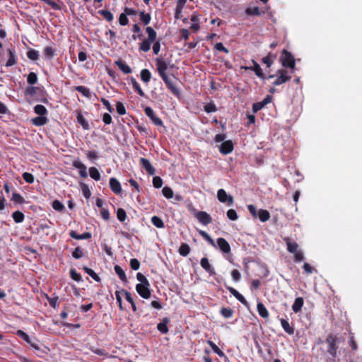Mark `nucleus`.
I'll list each match as a JSON object with an SVG mask.
<instances>
[{
    "label": "nucleus",
    "mask_w": 362,
    "mask_h": 362,
    "mask_svg": "<svg viewBox=\"0 0 362 362\" xmlns=\"http://www.w3.org/2000/svg\"><path fill=\"white\" fill-rule=\"evenodd\" d=\"M146 33L148 35V37L144 40L139 45L140 50L143 52H148L151 49V45L153 42V52L155 54H158L160 49V40H156V32L154 29L150 26L146 28Z\"/></svg>",
    "instance_id": "f257e3e1"
},
{
    "label": "nucleus",
    "mask_w": 362,
    "mask_h": 362,
    "mask_svg": "<svg viewBox=\"0 0 362 362\" xmlns=\"http://www.w3.org/2000/svg\"><path fill=\"white\" fill-rule=\"evenodd\" d=\"M325 343L327 344V353L333 358H335L337 356L338 344L339 343V338L333 334H329L325 339Z\"/></svg>",
    "instance_id": "f03ea898"
},
{
    "label": "nucleus",
    "mask_w": 362,
    "mask_h": 362,
    "mask_svg": "<svg viewBox=\"0 0 362 362\" xmlns=\"http://www.w3.org/2000/svg\"><path fill=\"white\" fill-rule=\"evenodd\" d=\"M279 59L284 67L291 68L292 69L295 68L296 63L294 57L292 54L286 49H284L283 50Z\"/></svg>",
    "instance_id": "7ed1b4c3"
},
{
    "label": "nucleus",
    "mask_w": 362,
    "mask_h": 362,
    "mask_svg": "<svg viewBox=\"0 0 362 362\" xmlns=\"http://www.w3.org/2000/svg\"><path fill=\"white\" fill-rule=\"evenodd\" d=\"M291 76L288 74V71L284 69H279L276 71V78L273 82L274 86H278L289 81Z\"/></svg>",
    "instance_id": "20e7f679"
},
{
    "label": "nucleus",
    "mask_w": 362,
    "mask_h": 362,
    "mask_svg": "<svg viewBox=\"0 0 362 362\" xmlns=\"http://www.w3.org/2000/svg\"><path fill=\"white\" fill-rule=\"evenodd\" d=\"M155 63L157 71L160 78L163 79L168 77V76L166 74V71L168 66L165 61L162 58H156L155 59Z\"/></svg>",
    "instance_id": "39448f33"
},
{
    "label": "nucleus",
    "mask_w": 362,
    "mask_h": 362,
    "mask_svg": "<svg viewBox=\"0 0 362 362\" xmlns=\"http://www.w3.org/2000/svg\"><path fill=\"white\" fill-rule=\"evenodd\" d=\"M217 198L221 203H227L228 206H232L234 203L233 197L228 195L223 189H220L217 192Z\"/></svg>",
    "instance_id": "423d86ee"
},
{
    "label": "nucleus",
    "mask_w": 362,
    "mask_h": 362,
    "mask_svg": "<svg viewBox=\"0 0 362 362\" xmlns=\"http://www.w3.org/2000/svg\"><path fill=\"white\" fill-rule=\"evenodd\" d=\"M150 283L146 284H136V291L139 295L144 299H148L151 297V290L149 288Z\"/></svg>",
    "instance_id": "0eeeda50"
},
{
    "label": "nucleus",
    "mask_w": 362,
    "mask_h": 362,
    "mask_svg": "<svg viewBox=\"0 0 362 362\" xmlns=\"http://www.w3.org/2000/svg\"><path fill=\"white\" fill-rule=\"evenodd\" d=\"M145 114L151 119L152 122L156 125L162 127L163 126V122L158 117H157L153 111V110L151 107H146L144 109Z\"/></svg>",
    "instance_id": "6e6552de"
},
{
    "label": "nucleus",
    "mask_w": 362,
    "mask_h": 362,
    "mask_svg": "<svg viewBox=\"0 0 362 362\" xmlns=\"http://www.w3.org/2000/svg\"><path fill=\"white\" fill-rule=\"evenodd\" d=\"M194 216L204 226H206L212 222V218L205 211H197L194 214Z\"/></svg>",
    "instance_id": "1a4fd4ad"
},
{
    "label": "nucleus",
    "mask_w": 362,
    "mask_h": 362,
    "mask_svg": "<svg viewBox=\"0 0 362 362\" xmlns=\"http://www.w3.org/2000/svg\"><path fill=\"white\" fill-rule=\"evenodd\" d=\"M168 89L176 97H179L180 95V90L176 87V85L173 83V81L168 76L165 78L162 79Z\"/></svg>",
    "instance_id": "9d476101"
},
{
    "label": "nucleus",
    "mask_w": 362,
    "mask_h": 362,
    "mask_svg": "<svg viewBox=\"0 0 362 362\" xmlns=\"http://www.w3.org/2000/svg\"><path fill=\"white\" fill-rule=\"evenodd\" d=\"M272 100V97L269 95H267L262 101L255 103L252 105V111L253 112L256 113L260 110H262L263 107H264L265 105L270 103Z\"/></svg>",
    "instance_id": "9b49d317"
},
{
    "label": "nucleus",
    "mask_w": 362,
    "mask_h": 362,
    "mask_svg": "<svg viewBox=\"0 0 362 362\" xmlns=\"http://www.w3.org/2000/svg\"><path fill=\"white\" fill-rule=\"evenodd\" d=\"M16 335L18 337H19L20 338H21L22 339H23L24 341H25L27 343H28L35 349L40 350V348L39 345L37 343L33 342L30 339V337L23 330H21V329L18 330L16 332Z\"/></svg>",
    "instance_id": "f8f14e48"
},
{
    "label": "nucleus",
    "mask_w": 362,
    "mask_h": 362,
    "mask_svg": "<svg viewBox=\"0 0 362 362\" xmlns=\"http://www.w3.org/2000/svg\"><path fill=\"white\" fill-rule=\"evenodd\" d=\"M234 148L232 141L228 140L223 141L219 146V151L222 154L227 155L233 151Z\"/></svg>",
    "instance_id": "ddd939ff"
},
{
    "label": "nucleus",
    "mask_w": 362,
    "mask_h": 362,
    "mask_svg": "<svg viewBox=\"0 0 362 362\" xmlns=\"http://www.w3.org/2000/svg\"><path fill=\"white\" fill-rule=\"evenodd\" d=\"M216 243H217V245H218V248L223 253L228 254V253L230 252V250H231L230 246L225 238H218L217 239Z\"/></svg>",
    "instance_id": "4468645a"
},
{
    "label": "nucleus",
    "mask_w": 362,
    "mask_h": 362,
    "mask_svg": "<svg viewBox=\"0 0 362 362\" xmlns=\"http://www.w3.org/2000/svg\"><path fill=\"white\" fill-rule=\"evenodd\" d=\"M202 267L211 276L216 274L214 268L211 265L206 257H202L200 260Z\"/></svg>",
    "instance_id": "2eb2a0df"
},
{
    "label": "nucleus",
    "mask_w": 362,
    "mask_h": 362,
    "mask_svg": "<svg viewBox=\"0 0 362 362\" xmlns=\"http://www.w3.org/2000/svg\"><path fill=\"white\" fill-rule=\"evenodd\" d=\"M140 164L146 170L148 174L150 175H153L155 174L156 170L148 159L141 158Z\"/></svg>",
    "instance_id": "dca6fc26"
},
{
    "label": "nucleus",
    "mask_w": 362,
    "mask_h": 362,
    "mask_svg": "<svg viewBox=\"0 0 362 362\" xmlns=\"http://www.w3.org/2000/svg\"><path fill=\"white\" fill-rule=\"evenodd\" d=\"M226 288L228 290V291L238 300H239L243 305L247 306L248 305L247 301L244 298V296L240 294L236 289L231 286H227Z\"/></svg>",
    "instance_id": "f3484780"
},
{
    "label": "nucleus",
    "mask_w": 362,
    "mask_h": 362,
    "mask_svg": "<svg viewBox=\"0 0 362 362\" xmlns=\"http://www.w3.org/2000/svg\"><path fill=\"white\" fill-rule=\"evenodd\" d=\"M253 66L251 67H245V69H250L253 71L255 74L260 78L262 80L266 79V76L263 73L262 69H261L260 66L255 61L252 60Z\"/></svg>",
    "instance_id": "a211bd4d"
},
{
    "label": "nucleus",
    "mask_w": 362,
    "mask_h": 362,
    "mask_svg": "<svg viewBox=\"0 0 362 362\" xmlns=\"http://www.w3.org/2000/svg\"><path fill=\"white\" fill-rule=\"evenodd\" d=\"M110 187L111 190L116 194H119L122 192V187L119 182L115 177L110 179Z\"/></svg>",
    "instance_id": "6ab92c4d"
},
{
    "label": "nucleus",
    "mask_w": 362,
    "mask_h": 362,
    "mask_svg": "<svg viewBox=\"0 0 362 362\" xmlns=\"http://www.w3.org/2000/svg\"><path fill=\"white\" fill-rule=\"evenodd\" d=\"M73 166L76 168L79 169V175L83 178H87V168L86 166L80 161L75 160L73 162Z\"/></svg>",
    "instance_id": "aec40b11"
},
{
    "label": "nucleus",
    "mask_w": 362,
    "mask_h": 362,
    "mask_svg": "<svg viewBox=\"0 0 362 362\" xmlns=\"http://www.w3.org/2000/svg\"><path fill=\"white\" fill-rule=\"evenodd\" d=\"M7 52L8 54V59L6 63V66H12L17 64V58L16 55V51L13 49H8Z\"/></svg>",
    "instance_id": "412c9836"
},
{
    "label": "nucleus",
    "mask_w": 362,
    "mask_h": 362,
    "mask_svg": "<svg viewBox=\"0 0 362 362\" xmlns=\"http://www.w3.org/2000/svg\"><path fill=\"white\" fill-rule=\"evenodd\" d=\"M280 322L283 329L286 333H287L289 335H292L294 334L295 329L293 326L290 325L288 320L284 318H281Z\"/></svg>",
    "instance_id": "4be33fe9"
},
{
    "label": "nucleus",
    "mask_w": 362,
    "mask_h": 362,
    "mask_svg": "<svg viewBox=\"0 0 362 362\" xmlns=\"http://www.w3.org/2000/svg\"><path fill=\"white\" fill-rule=\"evenodd\" d=\"M304 305V299L302 297H298L295 299L293 304L292 305V310L295 313H298L301 311L302 308Z\"/></svg>",
    "instance_id": "5701e85b"
},
{
    "label": "nucleus",
    "mask_w": 362,
    "mask_h": 362,
    "mask_svg": "<svg viewBox=\"0 0 362 362\" xmlns=\"http://www.w3.org/2000/svg\"><path fill=\"white\" fill-rule=\"evenodd\" d=\"M170 322V319L168 317H164L162 322H159L157 325V329L162 334H167L169 331L168 327V324Z\"/></svg>",
    "instance_id": "b1692460"
},
{
    "label": "nucleus",
    "mask_w": 362,
    "mask_h": 362,
    "mask_svg": "<svg viewBox=\"0 0 362 362\" xmlns=\"http://www.w3.org/2000/svg\"><path fill=\"white\" fill-rule=\"evenodd\" d=\"M71 238L76 240H87L91 238V233L90 232H86L83 234H78L75 230H71L69 233Z\"/></svg>",
    "instance_id": "393cba45"
},
{
    "label": "nucleus",
    "mask_w": 362,
    "mask_h": 362,
    "mask_svg": "<svg viewBox=\"0 0 362 362\" xmlns=\"http://www.w3.org/2000/svg\"><path fill=\"white\" fill-rule=\"evenodd\" d=\"M284 241L286 244L287 250L290 253H295L297 252L298 245L296 242L291 241V240L289 238H284Z\"/></svg>",
    "instance_id": "a878e982"
},
{
    "label": "nucleus",
    "mask_w": 362,
    "mask_h": 362,
    "mask_svg": "<svg viewBox=\"0 0 362 362\" xmlns=\"http://www.w3.org/2000/svg\"><path fill=\"white\" fill-rule=\"evenodd\" d=\"M115 64L118 68L124 74L132 73V69L130 66L123 60L119 59L115 62Z\"/></svg>",
    "instance_id": "bb28decb"
},
{
    "label": "nucleus",
    "mask_w": 362,
    "mask_h": 362,
    "mask_svg": "<svg viewBox=\"0 0 362 362\" xmlns=\"http://www.w3.org/2000/svg\"><path fill=\"white\" fill-rule=\"evenodd\" d=\"M257 309L259 315L264 319H267L269 316V312L264 305L262 302H259L257 305Z\"/></svg>",
    "instance_id": "cd10ccee"
},
{
    "label": "nucleus",
    "mask_w": 362,
    "mask_h": 362,
    "mask_svg": "<svg viewBox=\"0 0 362 362\" xmlns=\"http://www.w3.org/2000/svg\"><path fill=\"white\" fill-rule=\"evenodd\" d=\"M43 54L47 59L50 60L57 54V50L53 47H46L44 48Z\"/></svg>",
    "instance_id": "c85d7f7f"
},
{
    "label": "nucleus",
    "mask_w": 362,
    "mask_h": 362,
    "mask_svg": "<svg viewBox=\"0 0 362 362\" xmlns=\"http://www.w3.org/2000/svg\"><path fill=\"white\" fill-rule=\"evenodd\" d=\"M33 124L36 127H41L46 124L48 119L46 116H38L31 119Z\"/></svg>",
    "instance_id": "c756f323"
},
{
    "label": "nucleus",
    "mask_w": 362,
    "mask_h": 362,
    "mask_svg": "<svg viewBox=\"0 0 362 362\" xmlns=\"http://www.w3.org/2000/svg\"><path fill=\"white\" fill-rule=\"evenodd\" d=\"M276 58V55L275 54L269 52L266 57L262 59V62L267 65V67L269 68L274 63Z\"/></svg>",
    "instance_id": "7c9ffc66"
},
{
    "label": "nucleus",
    "mask_w": 362,
    "mask_h": 362,
    "mask_svg": "<svg viewBox=\"0 0 362 362\" xmlns=\"http://www.w3.org/2000/svg\"><path fill=\"white\" fill-rule=\"evenodd\" d=\"M77 122L82 126L83 129L85 130L89 129V124L88 121L85 119L81 112H78L76 116Z\"/></svg>",
    "instance_id": "2f4dec72"
},
{
    "label": "nucleus",
    "mask_w": 362,
    "mask_h": 362,
    "mask_svg": "<svg viewBox=\"0 0 362 362\" xmlns=\"http://www.w3.org/2000/svg\"><path fill=\"white\" fill-rule=\"evenodd\" d=\"M190 247L187 243H182L178 250L179 254L182 257H187L190 252Z\"/></svg>",
    "instance_id": "473e14b6"
},
{
    "label": "nucleus",
    "mask_w": 362,
    "mask_h": 362,
    "mask_svg": "<svg viewBox=\"0 0 362 362\" xmlns=\"http://www.w3.org/2000/svg\"><path fill=\"white\" fill-rule=\"evenodd\" d=\"M257 217L262 222H266L270 218V214L266 209H259Z\"/></svg>",
    "instance_id": "72a5a7b5"
},
{
    "label": "nucleus",
    "mask_w": 362,
    "mask_h": 362,
    "mask_svg": "<svg viewBox=\"0 0 362 362\" xmlns=\"http://www.w3.org/2000/svg\"><path fill=\"white\" fill-rule=\"evenodd\" d=\"M122 293L124 294V297H125V299L127 300V301H128L131 304L133 312H134V313L136 312V310H137L136 306L134 301L133 298L132 297L131 293L124 289H122Z\"/></svg>",
    "instance_id": "f704fd0d"
},
{
    "label": "nucleus",
    "mask_w": 362,
    "mask_h": 362,
    "mask_svg": "<svg viewBox=\"0 0 362 362\" xmlns=\"http://www.w3.org/2000/svg\"><path fill=\"white\" fill-rule=\"evenodd\" d=\"M141 79L143 82L148 83L151 78V73L147 69H144L140 73Z\"/></svg>",
    "instance_id": "c9c22d12"
},
{
    "label": "nucleus",
    "mask_w": 362,
    "mask_h": 362,
    "mask_svg": "<svg viewBox=\"0 0 362 362\" xmlns=\"http://www.w3.org/2000/svg\"><path fill=\"white\" fill-rule=\"evenodd\" d=\"M34 112L40 116H46L48 114V110L42 105H37L34 107Z\"/></svg>",
    "instance_id": "e433bc0d"
},
{
    "label": "nucleus",
    "mask_w": 362,
    "mask_h": 362,
    "mask_svg": "<svg viewBox=\"0 0 362 362\" xmlns=\"http://www.w3.org/2000/svg\"><path fill=\"white\" fill-rule=\"evenodd\" d=\"M114 269L122 281L126 282L127 281L125 272L120 266L115 265Z\"/></svg>",
    "instance_id": "4c0bfd02"
},
{
    "label": "nucleus",
    "mask_w": 362,
    "mask_h": 362,
    "mask_svg": "<svg viewBox=\"0 0 362 362\" xmlns=\"http://www.w3.org/2000/svg\"><path fill=\"white\" fill-rule=\"evenodd\" d=\"M131 83L132 84V86H133V88L134 89L135 91L137 92V93L141 96V97H144L145 96V93L144 92V90L141 89V88L140 87V85L139 84V83L136 81V80L132 77L131 78Z\"/></svg>",
    "instance_id": "58836bf2"
},
{
    "label": "nucleus",
    "mask_w": 362,
    "mask_h": 362,
    "mask_svg": "<svg viewBox=\"0 0 362 362\" xmlns=\"http://www.w3.org/2000/svg\"><path fill=\"white\" fill-rule=\"evenodd\" d=\"M74 89L78 92L81 93L84 97L90 98L91 96L90 91L89 88L83 86H75Z\"/></svg>",
    "instance_id": "ea45409f"
},
{
    "label": "nucleus",
    "mask_w": 362,
    "mask_h": 362,
    "mask_svg": "<svg viewBox=\"0 0 362 362\" xmlns=\"http://www.w3.org/2000/svg\"><path fill=\"white\" fill-rule=\"evenodd\" d=\"M98 13L100 15H101L103 17V18L105 19L108 22H111L114 19L113 14L108 10H105V9L99 10Z\"/></svg>",
    "instance_id": "a19ab883"
},
{
    "label": "nucleus",
    "mask_w": 362,
    "mask_h": 362,
    "mask_svg": "<svg viewBox=\"0 0 362 362\" xmlns=\"http://www.w3.org/2000/svg\"><path fill=\"white\" fill-rule=\"evenodd\" d=\"M245 13L248 16H259L262 15V12L259 11V7L255 6V7H248L245 11Z\"/></svg>",
    "instance_id": "79ce46f5"
},
{
    "label": "nucleus",
    "mask_w": 362,
    "mask_h": 362,
    "mask_svg": "<svg viewBox=\"0 0 362 362\" xmlns=\"http://www.w3.org/2000/svg\"><path fill=\"white\" fill-rule=\"evenodd\" d=\"M207 344L210 346V347L212 349V350L220 357L226 356L224 352L222 350H221L214 342L209 340V341H207Z\"/></svg>",
    "instance_id": "37998d69"
},
{
    "label": "nucleus",
    "mask_w": 362,
    "mask_h": 362,
    "mask_svg": "<svg viewBox=\"0 0 362 362\" xmlns=\"http://www.w3.org/2000/svg\"><path fill=\"white\" fill-rule=\"evenodd\" d=\"M28 59L33 61H37L40 57L39 52L34 49H29L26 54Z\"/></svg>",
    "instance_id": "c03bdc74"
},
{
    "label": "nucleus",
    "mask_w": 362,
    "mask_h": 362,
    "mask_svg": "<svg viewBox=\"0 0 362 362\" xmlns=\"http://www.w3.org/2000/svg\"><path fill=\"white\" fill-rule=\"evenodd\" d=\"M83 269L86 274H88L90 276H91L95 281H97V282L100 281V280H101L100 278L92 269L88 268L86 266H84L83 267Z\"/></svg>",
    "instance_id": "a18cd8bd"
},
{
    "label": "nucleus",
    "mask_w": 362,
    "mask_h": 362,
    "mask_svg": "<svg viewBox=\"0 0 362 362\" xmlns=\"http://www.w3.org/2000/svg\"><path fill=\"white\" fill-rule=\"evenodd\" d=\"M12 218L16 223H20L24 221L25 216L21 211H16L12 214Z\"/></svg>",
    "instance_id": "49530a36"
},
{
    "label": "nucleus",
    "mask_w": 362,
    "mask_h": 362,
    "mask_svg": "<svg viewBox=\"0 0 362 362\" xmlns=\"http://www.w3.org/2000/svg\"><path fill=\"white\" fill-rule=\"evenodd\" d=\"M151 223L154 226H156L158 228H163L165 227V224L163 220L157 216H153L151 218Z\"/></svg>",
    "instance_id": "de8ad7c7"
},
{
    "label": "nucleus",
    "mask_w": 362,
    "mask_h": 362,
    "mask_svg": "<svg viewBox=\"0 0 362 362\" xmlns=\"http://www.w3.org/2000/svg\"><path fill=\"white\" fill-rule=\"evenodd\" d=\"M89 175L90 177L95 180V181H98L100 180V173L95 167H90L89 168Z\"/></svg>",
    "instance_id": "09e8293b"
},
{
    "label": "nucleus",
    "mask_w": 362,
    "mask_h": 362,
    "mask_svg": "<svg viewBox=\"0 0 362 362\" xmlns=\"http://www.w3.org/2000/svg\"><path fill=\"white\" fill-rule=\"evenodd\" d=\"M46 298L48 300L49 305L53 308H57L59 305V297H49L48 295H46Z\"/></svg>",
    "instance_id": "8fccbe9b"
},
{
    "label": "nucleus",
    "mask_w": 362,
    "mask_h": 362,
    "mask_svg": "<svg viewBox=\"0 0 362 362\" xmlns=\"http://www.w3.org/2000/svg\"><path fill=\"white\" fill-rule=\"evenodd\" d=\"M139 17H140V21L144 25L149 24L151 19V15L149 13H146L144 11L139 12Z\"/></svg>",
    "instance_id": "3c124183"
},
{
    "label": "nucleus",
    "mask_w": 362,
    "mask_h": 362,
    "mask_svg": "<svg viewBox=\"0 0 362 362\" xmlns=\"http://www.w3.org/2000/svg\"><path fill=\"white\" fill-rule=\"evenodd\" d=\"M220 313L223 317L230 318L233 316L234 311L230 308H222L220 310Z\"/></svg>",
    "instance_id": "603ef678"
},
{
    "label": "nucleus",
    "mask_w": 362,
    "mask_h": 362,
    "mask_svg": "<svg viewBox=\"0 0 362 362\" xmlns=\"http://www.w3.org/2000/svg\"><path fill=\"white\" fill-rule=\"evenodd\" d=\"M204 110L207 113H211L217 111V107L214 101H211L204 106Z\"/></svg>",
    "instance_id": "864d4df0"
},
{
    "label": "nucleus",
    "mask_w": 362,
    "mask_h": 362,
    "mask_svg": "<svg viewBox=\"0 0 362 362\" xmlns=\"http://www.w3.org/2000/svg\"><path fill=\"white\" fill-rule=\"evenodd\" d=\"M162 194L167 199H171L174 195L173 189L168 186H165L163 188Z\"/></svg>",
    "instance_id": "5fc2aeb1"
},
{
    "label": "nucleus",
    "mask_w": 362,
    "mask_h": 362,
    "mask_svg": "<svg viewBox=\"0 0 362 362\" xmlns=\"http://www.w3.org/2000/svg\"><path fill=\"white\" fill-rule=\"evenodd\" d=\"M81 190H82L83 195L84 196V197L86 199H89L91 196V192L89 189L88 186L86 184L81 182Z\"/></svg>",
    "instance_id": "6e6d98bb"
},
{
    "label": "nucleus",
    "mask_w": 362,
    "mask_h": 362,
    "mask_svg": "<svg viewBox=\"0 0 362 362\" xmlns=\"http://www.w3.org/2000/svg\"><path fill=\"white\" fill-rule=\"evenodd\" d=\"M116 110L117 112L121 116L124 115L127 113L124 104L119 101L117 102L116 103Z\"/></svg>",
    "instance_id": "4d7b16f0"
},
{
    "label": "nucleus",
    "mask_w": 362,
    "mask_h": 362,
    "mask_svg": "<svg viewBox=\"0 0 362 362\" xmlns=\"http://www.w3.org/2000/svg\"><path fill=\"white\" fill-rule=\"evenodd\" d=\"M27 82L30 85H34L37 82V76L35 72H30L28 75Z\"/></svg>",
    "instance_id": "13d9d810"
},
{
    "label": "nucleus",
    "mask_w": 362,
    "mask_h": 362,
    "mask_svg": "<svg viewBox=\"0 0 362 362\" xmlns=\"http://www.w3.org/2000/svg\"><path fill=\"white\" fill-rule=\"evenodd\" d=\"M11 200L16 204H23L25 202L24 198L17 192L13 193Z\"/></svg>",
    "instance_id": "bf43d9fd"
},
{
    "label": "nucleus",
    "mask_w": 362,
    "mask_h": 362,
    "mask_svg": "<svg viewBox=\"0 0 362 362\" xmlns=\"http://www.w3.org/2000/svg\"><path fill=\"white\" fill-rule=\"evenodd\" d=\"M37 90H39V88H37V87H35V86H28L25 88V94L26 95H29L30 97H33V96H34L36 94Z\"/></svg>",
    "instance_id": "052dcab7"
},
{
    "label": "nucleus",
    "mask_w": 362,
    "mask_h": 362,
    "mask_svg": "<svg viewBox=\"0 0 362 362\" xmlns=\"http://www.w3.org/2000/svg\"><path fill=\"white\" fill-rule=\"evenodd\" d=\"M117 218L121 222H123L125 221V219L127 218V214H126V211H124V209H123L122 208H119L117 209Z\"/></svg>",
    "instance_id": "680f3d73"
},
{
    "label": "nucleus",
    "mask_w": 362,
    "mask_h": 362,
    "mask_svg": "<svg viewBox=\"0 0 362 362\" xmlns=\"http://www.w3.org/2000/svg\"><path fill=\"white\" fill-rule=\"evenodd\" d=\"M70 276L73 280L77 282H80L82 281L81 274L78 273L75 269H71L70 270Z\"/></svg>",
    "instance_id": "e2e57ef3"
},
{
    "label": "nucleus",
    "mask_w": 362,
    "mask_h": 362,
    "mask_svg": "<svg viewBox=\"0 0 362 362\" xmlns=\"http://www.w3.org/2000/svg\"><path fill=\"white\" fill-rule=\"evenodd\" d=\"M83 256V252L81 247H76L74 250L72 252V257L74 259H80Z\"/></svg>",
    "instance_id": "0e129e2a"
},
{
    "label": "nucleus",
    "mask_w": 362,
    "mask_h": 362,
    "mask_svg": "<svg viewBox=\"0 0 362 362\" xmlns=\"http://www.w3.org/2000/svg\"><path fill=\"white\" fill-rule=\"evenodd\" d=\"M22 177H23V180L27 183L32 184L34 182V180H35L34 176L33 174H31L30 173H28V172L23 173L22 175Z\"/></svg>",
    "instance_id": "69168bd1"
},
{
    "label": "nucleus",
    "mask_w": 362,
    "mask_h": 362,
    "mask_svg": "<svg viewBox=\"0 0 362 362\" xmlns=\"http://www.w3.org/2000/svg\"><path fill=\"white\" fill-rule=\"evenodd\" d=\"M52 206L54 210L58 211H62L64 209V204L59 200H54L52 202Z\"/></svg>",
    "instance_id": "338daca9"
},
{
    "label": "nucleus",
    "mask_w": 362,
    "mask_h": 362,
    "mask_svg": "<svg viewBox=\"0 0 362 362\" xmlns=\"http://www.w3.org/2000/svg\"><path fill=\"white\" fill-rule=\"evenodd\" d=\"M163 185V180L161 179L160 177H158V176H155L153 177V186L155 187V188H160Z\"/></svg>",
    "instance_id": "774afa93"
}]
</instances>
